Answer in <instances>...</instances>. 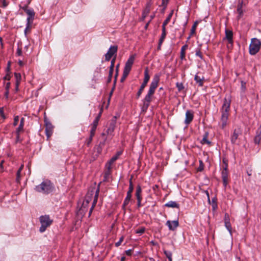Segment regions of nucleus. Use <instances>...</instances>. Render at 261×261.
<instances>
[{
    "label": "nucleus",
    "mask_w": 261,
    "mask_h": 261,
    "mask_svg": "<svg viewBox=\"0 0 261 261\" xmlns=\"http://www.w3.org/2000/svg\"><path fill=\"white\" fill-rule=\"evenodd\" d=\"M160 76L158 75H155L150 83L148 93L143 100V105L142 106V109L143 111H146L149 106L151 100V96L154 94L155 90L158 86Z\"/></svg>",
    "instance_id": "1"
},
{
    "label": "nucleus",
    "mask_w": 261,
    "mask_h": 261,
    "mask_svg": "<svg viewBox=\"0 0 261 261\" xmlns=\"http://www.w3.org/2000/svg\"><path fill=\"white\" fill-rule=\"evenodd\" d=\"M231 103L230 97H225L224 102L221 109V117L219 125L222 128H224L227 125V120L229 116V112L230 111V106Z\"/></svg>",
    "instance_id": "2"
},
{
    "label": "nucleus",
    "mask_w": 261,
    "mask_h": 261,
    "mask_svg": "<svg viewBox=\"0 0 261 261\" xmlns=\"http://www.w3.org/2000/svg\"><path fill=\"white\" fill-rule=\"evenodd\" d=\"M54 184L48 179L44 180L40 184L36 186L34 190L43 194H48L54 190Z\"/></svg>",
    "instance_id": "3"
},
{
    "label": "nucleus",
    "mask_w": 261,
    "mask_h": 261,
    "mask_svg": "<svg viewBox=\"0 0 261 261\" xmlns=\"http://www.w3.org/2000/svg\"><path fill=\"white\" fill-rule=\"evenodd\" d=\"M39 222L41 224L39 228V231L42 233L52 224L53 220L50 219L49 215H42L39 217Z\"/></svg>",
    "instance_id": "4"
},
{
    "label": "nucleus",
    "mask_w": 261,
    "mask_h": 261,
    "mask_svg": "<svg viewBox=\"0 0 261 261\" xmlns=\"http://www.w3.org/2000/svg\"><path fill=\"white\" fill-rule=\"evenodd\" d=\"M135 59V55H132L129 57L127 61L125 63L124 68L123 70V75L121 78V82H123L128 75L132 69V67L134 64Z\"/></svg>",
    "instance_id": "5"
},
{
    "label": "nucleus",
    "mask_w": 261,
    "mask_h": 261,
    "mask_svg": "<svg viewBox=\"0 0 261 261\" xmlns=\"http://www.w3.org/2000/svg\"><path fill=\"white\" fill-rule=\"evenodd\" d=\"M261 47V41L256 38L251 39V43L249 47V54L251 55H256L260 50Z\"/></svg>",
    "instance_id": "6"
},
{
    "label": "nucleus",
    "mask_w": 261,
    "mask_h": 261,
    "mask_svg": "<svg viewBox=\"0 0 261 261\" xmlns=\"http://www.w3.org/2000/svg\"><path fill=\"white\" fill-rule=\"evenodd\" d=\"M134 190V186L133 184V182L132 180V178L129 179V188L127 192L126 193V196L124 199V200L123 201V204H122V208L124 209L125 207L128 204L129 202L131 200L132 198V194Z\"/></svg>",
    "instance_id": "7"
},
{
    "label": "nucleus",
    "mask_w": 261,
    "mask_h": 261,
    "mask_svg": "<svg viewBox=\"0 0 261 261\" xmlns=\"http://www.w3.org/2000/svg\"><path fill=\"white\" fill-rule=\"evenodd\" d=\"M149 79H150V76L149 75L148 70V68H146L144 71V78L143 82L141 84V85L140 87V89L137 94V98H139L140 96V95H141L143 91L144 90V89L145 88L147 83L148 82Z\"/></svg>",
    "instance_id": "8"
},
{
    "label": "nucleus",
    "mask_w": 261,
    "mask_h": 261,
    "mask_svg": "<svg viewBox=\"0 0 261 261\" xmlns=\"http://www.w3.org/2000/svg\"><path fill=\"white\" fill-rule=\"evenodd\" d=\"M117 46H111L108 52L105 54V60L107 61L110 60L113 56L117 51Z\"/></svg>",
    "instance_id": "9"
},
{
    "label": "nucleus",
    "mask_w": 261,
    "mask_h": 261,
    "mask_svg": "<svg viewBox=\"0 0 261 261\" xmlns=\"http://www.w3.org/2000/svg\"><path fill=\"white\" fill-rule=\"evenodd\" d=\"M28 17L27 19V28L29 25H31L35 17V12L33 9H30V10H27V13Z\"/></svg>",
    "instance_id": "10"
},
{
    "label": "nucleus",
    "mask_w": 261,
    "mask_h": 261,
    "mask_svg": "<svg viewBox=\"0 0 261 261\" xmlns=\"http://www.w3.org/2000/svg\"><path fill=\"white\" fill-rule=\"evenodd\" d=\"M242 134V130L240 127L235 128L231 137V142L232 144H236L239 135Z\"/></svg>",
    "instance_id": "11"
},
{
    "label": "nucleus",
    "mask_w": 261,
    "mask_h": 261,
    "mask_svg": "<svg viewBox=\"0 0 261 261\" xmlns=\"http://www.w3.org/2000/svg\"><path fill=\"white\" fill-rule=\"evenodd\" d=\"M45 134L47 136V137L48 138H49L53 132V128L54 127L51 123L47 121H45Z\"/></svg>",
    "instance_id": "12"
},
{
    "label": "nucleus",
    "mask_w": 261,
    "mask_h": 261,
    "mask_svg": "<svg viewBox=\"0 0 261 261\" xmlns=\"http://www.w3.org/2000/svg\"><path fill=\"white\" fill-rule=\"evenodd\" d=\"M166 225L171 230H174L178 226L179 223L178 220L170 221L168 220L166 222Z\"/></svg>",
    "instance_id": "13"
},
{
    "label": "nucleus",
    "mask_w": 261,
    "mask_h": 261,
    "mask_svg": "<svg viewBox=\"0 0 261 261\" xmlns=\"http://www.w3.org/2000/svg\"><path fill=\"white\" fill-rule=\"evenodd\" d=\"M194 114L193 112L190 110H187L186 113V118L185 123L187 125L189 124L193 119Z\"/></svg>",
    "instance_id": "14"
},
{
    "label": "nucleus",
    "mask_w": 261,
    "mask_h": 261,
    "mask_svg": "<svg viewBox=\"0 0 261 261\" xmlns=\"http://www.w3.org/2000/svg\"><path fill=\"white\" fill-rule=\"evenodd\" d=\"M225 37L224 38L223 40H226L228 42V43H231L232 42L233 40V33L232 31L225 29Z\"/></svg>",
    "instance_id": "15"
},
{
    "label": "nucleus",
    "mask_w": 261,
    "mask_h": 261,
    "mask_svg": "<svg viewBox=\"0 0 261 261\" xmlns=\"http://www.w3.org/2000/svg\"><path fill=\"white\" fill-rule=\"evenodd\" d=\"M194 81L198 84V86L202 87L205 81V78L203 76H200L198 74H196L194 76Z\"/></svg>",
    "instance_id": "16"
},
{
    "label": "nucleus",
    "mask_w": 261,
    "mask_h": 261,
    "mask_svg": "<svg viewBox=\"0 0 261 261\" xmlns=\"http://www.w3.org/2000/svg\"><path fill=\"white\" fill-rule=\"evenodd\" d=\"M261 140V125L257 128L256 135L254 139V142L256 144H259Z\"/></svg>",
    "instance_id": "17"
},
{
    "label": "nucleus",
    "mask_w": 261,
    "mask_h": 261,
    "mask_svg": "<svg viewBox=\"0 0 261 261\" xmlns=\"http://www.w3.org/2000/svg\"><path fill=\"white\" fill-rule=\"evenodd\" d=\"M224 222H225V226L226 228V229L229 231L230 233H231V226L230 222L229 217L228 214H225L224 217Z\"/></svg>",
    "instance_id": "18"
},
{
    "label": "nucleus",
    "mask_w": 261,
    "mask_h": 261,
    "mask_svg": "<svg viewBox=\"0 0 261 261\" xmlns=\"http://www.w3.org/2000/svg\"><path fill=\"white\" fill-rule=\"evenodd\" d=\"M228 172L225 171H222L221 177L222 178L223 184L224 187L225 188L228 184Z\"/></svg>",
    "instance_id": "19"
},
{
    "label": "nucleus",
    "mask_w": 261,
    "mask_h": 261,
    "mask_svg": "<svg viewBox=\"0 0 261 261\" xmlns=\"http://www.w3.org/2000/svg\"><path fill=\"white\" fill-rule=\"evenodd\" d=\"M135 196L136 197L137 201H142V188L140 185H138L136 188Z\"/></svg>",
    "instance_id": "20"
},
{
    "label": "nucleus",
    "mask_w": 261,
    "mask_h": 261,
    "mask_svg": "<svg viewBox=\"0 0 261 261\" xmlns=\"http://www.w3.org/2000/svg\"><path fill=\"white\" fill-rule=\"evenodd\" d=\"M122 153V152L121 151H118L116 154L111 159L107 164L111 166L119 158Z\"/></svg>",
    "instance_id": "21"
},
{
    "label": "nucleus",
    "mask_w": 261,
    "mask_h": 261,
    "mask_svg": "<svg viewBox=\"0 0 261 261\" xmlns=\"http://www.w3.org/2000/svg\"><path fill=\"white\" fill-rule=\"evenodd\" d=\"M24 125V118H21L18 127L16 130V133H20L23 131V127Z\"/></svg>",
    "instance_id": "22"
},
{
    "label": "nucleus",
    "mask_w": 261,
    "mask_h": 261,
    "mask_svg": "<svg viewBox=\"0 0 261 261\" xmlns=\"http://www.w3.org/2000/svg\"><path fill=\"white\" fill-rule=\"evenodd\" d=\"M165 206L172 208H179V205L175 201H170L165 204Z\"/></svg>",
    "instance_id": "23"
},
{
    "label": "nucleus",
    "mask_w": 261,
    "mask_h": 261,
    "mask_svg": "<svg viewBox=\"0 0 261 261\" xmlns=\"http://www.w3.org/2000/svg\"><path fill=\"white\" fill-rule=\"evenodd\" d=\"M188 45L187 44H185L183 45L180 50V58L181 60H183L185 59L186 56V50L188 48Z\"/></svg>",
    "instance_id": "24"
},
{
    "label": "nucleus",
    "mask_w": 261,
    "mask_h": 261,
    "mask_svg": "<svg viewBox=\"0 0 261 261\" xmlns=\"http://www.w3.org/2000/svg\"><path fill=\"white\" fill-rule=\"evenodd\" d=\"M89 193H88V194L86 195L85 199H84L82 207L81 210H83L84 208H85L89 202L91 201V197L90 196H89Z\"/></svg>",
    "instance_id": "25"
},
{
    "label": "nucleus",
    "mask_w": 261,
    "mask_h": 261,
    "mask_svg": "<svg viewBox=\"0 0 261 261\" xmlns=\"http://www.w3.org/2000/svg\"><path fill=\"white\" fill-rule=\"evenodd\" d=\"M173 11H172L168 15V17L166 18V19L164 21L162 28H166V25L169 22V21L171 20V18L173 15Z\"/></svg>",
    "instance_id": "26"
},
{
    "label": "nucleus",
    "mask_w": 261,
    "mask_h": 261,
    "mask_svg": "<svg viewBox=\"0 0 261 261\" xmlns=\"http://www.w3.org/2000/svg\"><path fill=\"white\" fill-rule=\"evenodd\" d=\"M99 188L98 187L97 190H96V192H95V196H94V198L93 199V203H92V209H94L96 203H97V198H98V194H99Z\"/></svg>",
    "instance_id": "27"
},
{
    "label": "nucleus",
    "mask_w": 261,
    "mask_h": 261,
    "mask_svg": "<svg viewBox=\"0 0 261 261\" xmlns=\"http://www.w3.org/2000/svg\"><path fill=\"white\" fill-rule=\"evenodd\" d=\"M14 76H15V77L16 79V89H17L18 86L20 84V81H21V76L20 73H17V72H15L14 73Z\"/></svg>",
    "instance_id": "28"
},
{
    "label": "nucleus",
    "mask_w": 261,
    "mask_h": 261,
    "mask_svg": "<svg viewBox=\"0 0 261 261\" xmlns=\"http://www.w3.org/2000/svg\"><path fill=\"white\" fill-rule=\"evenodd\" d=\"M162 35L161 36V37L159 39L160 41V44H162L165 37L166 36V28H162Z\"/></svg>",
    "instance_id": "29"
},
{
    "label": "nucleus",
    "mask_w": 261,
    "mask_h": 261,
    "mask_svg": "<svg viewBox=\"0 0 261 261\" xmlns=\"http://www.w3.org/2000/svg\"><path fill=\"white\" fill-rule=\"evenodd\" d=\"M115 127V123L113 122L111 123L107 130V133L110 135L112 134L114 130Z\"/></svg>",
    "instance_id": "30"
},
{
    "label": "nucleus",
    "mask_w": 261,
    "mask_h": 261,
    "mask_svg": "<svg viewBox=\"0 0 261 261\" xmlns=\"http://www.w3.org/2000/svg\"><path fill=\"white\" fill-rule=\"evenodd\" d=\"M207 137H208V133H205L204 134V135H203V138L201 140V143L202 144H211V142L209 141L208 140H207Z\"/></svg>",
    "instance_id": "31"
},
{
    "label": "nucleus",
    "mask_w": 261,
    "mask_h": 261,
    "mask_svg": "<svg viewBox=\"0 0 261 261\" xmlns=\"http://www.w3.org/2000/svg\"><path fill=\"white\" fill-rule=\"evenodd\" d=\"M97 125V124L92 122L91 124L92 127L90 132V134H91L92 136H94Z\"/></svg>",
    "instance_id": "32"
},
{
    "label": "nucleus",
    "mask_w": 261,
    "mask_h": 261,
    "mask_svg": "<svg viewBox=\"0 0 261 261\" xmlns=\"http://www.w3.org/2000/svg\"><path fill=\"white\" fill-rule=\"evenodd\" d=\"M106 167L107 168V170L105 173V178H107L111 174V166L106 164Z\"/></svg>",
    "instance_id": "33"
},
{
    "label": "nucleus",
    "mask_w": 261,
    "mask_h": 261,
    "mask_svg": "<svg viewBox=\"0 0 261 261\" xmlns=\"http://www.w3.org/2000/svg\"><path fill=\"white\" fill-rule=\"evenodd\" d=\"M241 94H244L245 92V91L246 90V82L242 81L241 82Z\"/></svg>",
    "instance_id": "34"
},
{
    "label": "nucleus",
    "mask_w": 261,
    "mask_h": 261,
    "mask_svg": "<svg viewBox=\"0 0 261 261\" xmlns=\"http://www.w3.org/2000/svg\"><path fill=\"white\" fill-rule=\"evenodd\" d=\"M242 4L243 2H242L241 3L239 4L237 7V12L239 14V17H240L243 14Z\"/></svg>",
    "instance_id": "35"
},
{
    "label": "nucleus",
    "mask_w": 261,
    "mask_h": 261,
    "mask_svg": "<svg viewBox=\"0 0 261 261\" xmlns=\"http://www.w3.org/2000/svg\"><path fill=\"white\" fill-rule=\"evenodd\" d=\"M164 253L166 256L169 259V261H172V253L171 252L167 250H165L164 251Z\"/></svg>",
    "instance_id": "36"
},
{
    "label": "nucleus",
    "mask_w": 261,
    "mask_h": 261,
    "mask_svg": "<svg viewBox=\"0 0 261 261\" xmlns=\"http://www.w3.org/2000/svg\"><path fill=\"white\" fill-rule=\"evenodd\" d=\"M150 12V9H148V8H145L142 13V17L143 19H144L149 14Z\"/></svg>",
    "instance_id": "37"
},
{
    "label": "nucleus",
    "mask_w": 261,
    "mask_h": 261,
    "mask_svg": "<svg viewBox=\"0 0 261 261\" xmlns=\"http://www.w3.org/2000/svg\"><path fill=\"white\" fill-rule=\"evenodd\" d=\"M197 22H195L192 27L191 29V35H194L195 33L196 28L197 27Z\"/></svg>",
    "instance_id": "38"
},
{
    "label": "nucleus",
    "mask_w": 261,
    "mask_h": 261,
    "mask_svg": "<svg viewBox=\"0 0 261 261\" xmlns=\"http://www.w3.org/2000/svg\"><path fill=\"white\" fill-rule=\"evenodd\" d=\"M213 209L215 210L217 207V201L216 198H214L212 200Z\"/></svg>",
    "instance_id": "39"
},
{
    "label": "nucleus",
    "mask_w": 261,
    "mask_h": 261,
    "mask_svg": "<svg viewBox=\"0 0 261 261\" xmlns=\"http://www.w3.org/2000/svg\"><path fill=\"white\" fill-rule=\"evenodd\" d=\"M176 85L177 88H178V91H180L182 89H184V86L182 83H177Z\"/></svg>",
    "instance_id": "40"
},
{
    "label": "nucleus",
    "mask_w": 261,
    "mask_h": 261,
    "mask_svg": "<svg viewBox=\"0 0 261 261\" xmlns=\"http://www.w3.org/2000/svg\"><path fill=\"white\" fill-rule=\"evenodd\" d=\"M195 55L196 56L199 57L201 59H203V56L199 49H196Z\"/></svg>",
    "instance_id": "41"
},
{
    "label": "nucleus",
    "mask_w": 261,
    "mask_h": 261,
    "mask_svg": "<svg viewBox=\"0 0 261 261\" xmlns=\"http://www.w3.org/2000/svg\"><path fill=\"white\" fill-rule=\"evenodd\" d=\"M20 175H21V171H17V174H16V179L17 182H18V183L20 182Z\"/></svg>",
    "instance_id": "42"
},
{
    "label": "nucleus",
    "mask_w": 261,
    "mask_h": 261,
    "mask_svg": "<svg viewBox=\"0 0 261 261\" xmlns=\"http://www.w3.org/2000/svg\"><path fill=\"white\" fill-rule=\"evenodd\" d=\"M19 117L18 116H16L14 119L13 125L16 126L18 123Z\"/></svg>",
    "instance_id": "43"
},
{
    "label": "nucleus",
    "mask_w": 261,
    "mask_h": 261,
    "mask_svg": "<svg viewBox=\"0 0 261 261\" xmlns=\"http://www.w3.org/2000/svg\"><path fill=\"white\" fill-rule=\"evenodd\" d=\"M124 240V237L123 236H122L120 239H119V240L118 242H116L115 243V246L116 247H119L121 244L122 243V242H123Z\"/></svg>",
    "instance_id": "44"
},
{
    "label": "nucleus",
    "mask_w": 261,
    "mask_h": 261,
    "mask_svg": "<svg viewBox=\"0 0 261 261\" xmlns=\"http://www.w3.org/2000/svg\"><path fill=\"white\" fill-rule=\"evenodd\" d=\"M145 231V228L144 227H142L140 229H138L136 230V233L140 234H143Z\"/></svg>",
    "instance_id": "45"
},
{
    "label": "nucleus",
    "mask_w": 261,
    "mask_h": 261,
    "mask_svg": "<svg viewBox=\"0 0 261 261\" xmlns=\"http://www.w3.org/2000/svg\"><path fill=\"white\" fill-rule=\"evenodd\" d=\"M1 3H2V7L3 8H6L8 5V3L6 2V0H1Z\"/></svg>",
    "instance_id": "46"
},
{
    "label": "nucleus",
    "mask_w": 261,
    "mask_h": 261,
    "mask_svg": "<svg viewBox=\"0 0 261 261\" xmlns=\"http://www.w3.org/2000/svg\"><path fill=\"white\" fill-rule=\"evenodd\" d=\"M93 136H92V135L90 134L89 138V139L87 140V142H86V143H87V144L88 145H89L91 143V141H92V139H93Z\"/></svg>",
    "instance_id": "47"
},
{
    "label": "nucleus",
    "mask_w": 261,
    "mask_h": 261,
    "mask_svg": "<svg viewBox=\"0 0 261 261\" xmlns=\"http://www.w3.org/2000/svg\"><path fill=\"white\" fill-rule=\"evenodd\" d=\"M113 70H114V69L110 68L109 75V81H111V78H112V75L113 73Z\"/></svg>",
    "instance_id": "48"
},
{
    "label": "nucleus",
    "mask_w": 261,
    "mask_h": 261,
    "mask_svg": "<svg viewBox=\"0 0 261 261\" xmlns=\"http://www.w3.org/2000/svg\"><path fill=\"white\" fill-rule=\"evenodd\" d=\"M16 54L18 56H20L22 55V51L21 49L19 47H18L17 49Z\"/></svg>",
    "instance_id": "49"
},
{
    "label": "nucleus",
    "mask_w": 261,
    "mask_h": 261,
    "mask_svg": "<svg viewBox=\"0 0 261 261\" xmlns=\"http://www.w3.org/2000/svg\"><path fill=\"white\" fill-rule=\"evenodd\" d=\"M233 43V41H232L231 43H228V44H227V48L229 49H231L232 48Z\"/></svg>",
    "instance_id": "50"
},
{
    "label": "nucleus",
    "mask_w": 261,
    "mask_h": 261,
    "mask_svg": "<svg viewBox=\"0 0 261 261\" xmlns=\"http://www.w3.org/2000/svg\"><path fill=\"white\" fill-rule=\"evenodd\" d=\"M132 249H128L125 251V254L128 256H130L132 255Z\"/></svg>",
    "instance_id": "51"
},
{
    "label": "nucleus",
    "mask_w": 261,
    "mask_h": 261,
    "mask_svg": "<svg viewBox=\"0 0 261 261\" xmlns=\"http://www.w3.org/2000/svg\"><path fill=\"white\" fill-rule=\"evenodd\" d=\"M151 5H152V3H151V1H150L148 2H147L145 8H148V9L150 10V7H151Z\"/></svg>",
    "instance_id": "52"
},
{
    "label": "nucleus",
    "mask_w": 261,
    "mask_h": 261,
    "mask_svg": "<svg viewBox=\"0 0 261 261\" xmlns=\"http://www.w3.org/2000/svg\"><path fill=\"white\" fill-rule=\"evenodd\" d=\"M16 142H19L20 141V133H16Z\"/></svg>",
    "instance_id": "53"
},
{
    "label": "nucleus",
    "mask_w": 261,
    "mask_h": 261,
    "mask_svg": "<svg viewBox=\"0 0 261 261\" xmlns=\"http://www.w3.org/2000/svg\"><path fill=\"white\" fill-rule=\"evenodd\" d=\"M31 27V25H29L28 26V28H27V23L26 24V27H25V29L24 31V34H25V35H27V31H28V30L30 29Z\"/></svg>",
    "instance_id": "54"
},
{
    "label": "nucleus",
    "mask_w": 261,
    "mask_h": 261,
    "mask_svg": "<svg viewBox=\"0 0 261 261\" xmlns=\"http://www.w3.org/2000/svg\"><path fill=\"white\" fill-rule=\"evenodd\" d=\"M99 119H100L98 118V117H96L93 122L98 124Z\"/></svg>",
    "instance_id": "55"
},
{
    "label": "nucleus",
    "mask_w": 261,
    "mask_h": 261,
    "mask_svg": "<svg viewBox=\"0 0 261 261\" xmlns=\"http://www.w3.org/2000/svg\"><path fill=\"white\" fill-rule=\"evenodd\" d=\"M114 62H115V60H114V59H113V60L111 61V66H110V68L114 69Z\"/></svg>",
    "instance_id": "56"
},
{
    "label": "nucleus",
    "mask_w": 261,
    "mask_h": 261,
    "mask_svg": "<svg viewBox=\"0 0 261 261\" xmlns=\"http://www.w3.org/2000/svg\"><path fill=\"white\" fill-rule=\"evenodd\" d=\"M22 9L24 11V12L25 13H27V10H30V9H28V6H23Z\"/></svg>",
    "instance_id": "57"
},
{
    "label": "nucleus",
    "mask_w": 261,
    "mask_h": 261,
    "mask_svg": "<svg viewBox=\"0 0 261 261\" xmlns=\"http://www.w3.org/2000/svg\"><path fill=\"white\" fill-rule=\"evenodd\" d=\"M225 170L226 172H228V164H226V165H225V167L223 168L222 171H225Z\"/></svg>",
    "instance_id": "58"
},
{
    "label": "nucleus",
    "mask_w": 261,
    "mask_h": 261,
    "mask_svg": "<svg viewBox=\"0 0 261 261\" xmlns=\"http://www.w3.org/2000/svg\"><path fill=\"white\" fill-rule=\"evenodd\" d=\"M141 201H137V206H138V207H140L141 206H142V204H141Z\"/></svg>",
    "instance_id": "59"
},
{
    "label": "nucleus",
    "mask_w": 261,
    "mask_h": 261,
    "mask_svg": "<svg viewBox=\"0 0 261 261\" xmlns=\"http://www.w3.org/2000/svg\"><path fill=\"white\" fill-rule=\"evenodd\" d=\"M205 193L207 195L208 201L209 202H210V196H209V193H208V191H206Z\"/></svg>",
    "instance_id": "60"
},
{
    "label": "nucleus",
    "mask_w": 261,
    "mask_h": 261,
    "mask_svg": "<svg viewBox=\"0 0 261 261\" xmlns=\"http://www.w3.org/2000/svg\"><path fill=\"white\" fill-rule=\"evenodd\" d=\"M18 64H19V66H23V63L22 61H21V60H19V61H18Z\"/></svg>",
    "instance_id": "61"
},
{
    "label": "nucleus",
    "mask_w": 261,
    "mask_h": 261,
    "mask_svg": "<svg viewBox=\"0 0 261 261\" xmlns=\"http://www.w3.org/2000/svg\"><path fill=\"white\" fill-rule=\"evenodd\" d=\"M10 86V83L9 82L7 83L6 84V89L8 90Z\"/></svg>",
    "instance_id": "62"
},
{
    "label": "nucleus",
    "mask_w": 261,
    "mask_h": 261,
    "mask_svg": "<svg viewBox=\"0 0 261 261\" xmlns=\"http://www.w3.org/2000/svg\"><path fill=\"white\" fill-rule=\"evenodd\" d=\"M93 209H92V207H91V208L90 209V211H89V217H90V215H91V214L92 213V211H93Z\"/></svg>",
    "instance_id": "63"
},
{
    "label": "nucleus",
    "mask_w": 261,
    "mask_h": 261,
    "mask_svg": "<svg viewBox=\"0 0 261 261\" xmlns=\"http://www.w3.org/2000/svg\"><path fill=\"white\" fill-rule=\"evenodd\" d=\"M125 260V257L124 256H122L121 257L120 261H124Z\"/></svg>",
    "instance_id": "64"
}]
</instances>
